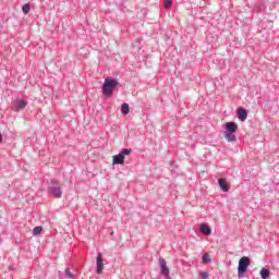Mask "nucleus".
<instances>
[{"mask_svg":"<svg viewBox=\"0 0 279 279\" xmlns=\"http://www.w3.org/2000/svg\"><path fill=\"white\" fill-rule=\"evenodd\" d=\"M119 86V82L112 77L105 78V83L102 85V94L105 97H112V93Z\"/></svg>","mask_w":279,"mask_h":279,"instance_id":"f257e3e1","label":"nucleus"},{"mask_svg":"<svg viewBox=\"0 0 279 279\" xmlns=\"http://www.w3.org/2000/svg\"><path fill=\"white\" fill-rule=\"evenodd\" d=\"M250 265H252V260L250 259V257L243 256L240 258L238 265L239 278H243V276H245V274L247 272V267H250Z\"/></svg>","mask_w":279,"mask_h":279,"instance_id":"f03ea898","label":"nucleus"},{"mask_svg":"<svg viewBox=\"0 0 279 279\" xmlns=\"http://www.w3.org/2000/svg\"><path fill=\"white\" fill-rule=\"evenodd\" d=\"M130 154H132V149H122L119 155L113 156L112 165H124L125 156H130Z\"/></svg>","mask_w":279,"mask_h":279,"instance_id":"7ed1b4c3","label":"nucleus"},{"mask_svg":"<svg viewBox=\"0 0 279 279\" xmlns=\"http://www.w3.org/2000/svg\"><path fill=\"white\" fill-rule=\"evenodd\" d=\"M158 263H159V267L161 269V276L169 278V274H171V271L169 270V267L167 266V260L165 258L160 257Z\"/></svg>","mask_w":279,"mask_h":279,"instance_id":"20e7f679","label":"nucleus"},{"mask_svg":"<svg viewBox=\"0 0 279 279\" xmlns=\"http://www.w3.org/2000/svg\"><path fill=\"white\" fill-rule=\"evenodd\" d=\"M96 266V274H104V258L101 257V253L98 254Z\"/></svg>","mask_w":279,"mask_h":279,"instance_id":"39448f33","label":"nucleus"},{"mask_svg":"<svg viewBox=\"0 0 279 279\" xmlns=\"http://www.w3.org/2000/svg\"><path fill=\"white\" fill-rule=\"evenodd\" d=\"M27 106V102L24 100H15L13 105V110L15 112H19V110H25V107Z\"/></svg>","mask_w":279,"mask_h":279,"instance_id":"423d86ee","label":"nucleus"},{"mask_svg":"<svg viewBox=\"0 0 279 279\" xmlns=\"http://www.w3.org/2000/svg\"><path fill=\"white\" fill-rule=\"evenodd\" d=\"M225 128H226L227 132H229L231 134H235V132L239 130V125L234 122H227L225 124Z\"/></svg>","mask_w":279,"mask_h":279,"instance_id":"0eeeda50","label":"nucleus"},{"mask_svg":"<svg viewBox=\"0 0 279 279\" xmlns=\"http://www.w3.org/2000/svg\"><path fill=\"white\" fill-rule=\"evenodd\" d=\"M50 192L54 197H62V191L60 190V184L56 183L52 187H50Z\"/></svg>","mask_w":279,"mask_h":279,"instance_id":"6e6552de","label":"nucleus"},{"mask_svg":"<svg viewBox=\"0 0 279 279\" xmlns=\"http://www.w3.org/2000/svg\"><path fill=\"white\" fill-rule=\"evenodd\" d=\"M218 184L223 193H228L230 191V185H228V181L226 179H219Z\"/></svg>","mask_w":279,"mask_h":279,"instance_id":"1a4fd4ad","label":"nucleus"},{"mask_svg":"<svg viewBox=\"0 0 279 279\" xmlns=\"http://www.w3.org/2000/svg\"><path fill=\"white\" fill-rule=\"evenodd\" d=\"M238 117H239L240 121H245V119H247V111L243 108H239Z\"/></svg>","mask_w":279,"mask_h":279,"instance_id":"9d476101","label":"nucleus"},{"mask_svg":"<svg viewBox=\"0 0 279 279\" xmlns=\"http://www.w3.org/2000/svg\"><path fill=\"white\" fill-rule=\"evenodd\" d=\"M201 232L203 234H206V236H209V234H213V230H210V227H208V225H201Z\"/></svg>","mask_w":279,"mask_h":279,"instance_id":"9b49d317","label":"nucleus"},{"mask_svg":"<svg viewBox=\"0 0 279 279\" xmlns=\"http://www.w3.org/2000/svg\"><path fill=\"white\" fill-rule=\"evenodd\" d=\"M223 135L228 143H234V133H229L226 131Z\"/></svg>","mask_w":279,"mask_h":279,"instance_id":"f8f14e48","label":"nucleus"},{"mask_svg":"<svg viewBox=\"0 0 279 279\" xmlns=\"http://www.w3.org/2000/svg\"><path fill=\"white\" fill-rule=\"evenodd\" d=\"M121 112L122 114H130V105L124 102L121 107Z\"/></svg>","mask_w":279,"mask_h":279,"instance_id":"ddd939ff","label":"nucleus"},{"mask_svg":"<svg viewBox=\"0 0 279 279\" xmlns=\"http://www.w3.org/2000/svg\"><path fill=\"white\" fill-rule=\"evenodd\" d=\"M259 274L263 279L269 278V269H267V268H263Z\"/></svg>","mask_w":279,"mask_h":279,"instance_id":"4468645a","label":"nucleus"},{"mask_svg":"<svg viewBox=\"0 0 279 279\" xmlns=\"http://www.w3.org/2000/svg\"><path fill=\"white\" fill-rule=\"evenodd\" d=\"M41 232H43V227H35V228L33 229V234H34V236L40 235Z\"/></svg>","mask_w":279,"mask_h":279,"instance_id":"2eb2a0df","label":"nucleus"},{"mask_svg":"<svg viewBox=\"0 0 279 279\" xmlns=\"http://www.w3.org/2000/svg\"><path fill=\"white\" fill-rule=\"evenodd\" d=\"M203 263H204V265H208V263H210V254L205 253L203 255Z\"/></svg>","mask_w":279,"mask_h":279,"instance_id":"dca6fc26","label":"nucleus"},{"mask_svg":"<svg viewBox=\"0 0 279 279\" xmlns=\"http://www.w3.org/2000/svg\"><path fill=\"white\" fill-rule=\"evenodd\" d=\"M173 5V0H163V7L169 9Z\"/></svg>","mask_w":279,"mask_h":279,"instance_id":"f3484780","label":"nucleus"},{"mask_svg":"<svg viewBox=\"0 0 279 279\" xmlns=\"http://www.w3.org/2000/svg\"><path fill=\"white\" fill-rule=\"evenodd\" d=\"M22 10H23L24 14H29V10H31L29 4H27V3L24 4L23 8H22Z\"/></svg>","mask_w":279,"mask_h":279,"instance_id":"a211bd4d","label":"nucleus"},{"mask_svg":"<svg viewBox=\"0 0 279 279\" xmlns=\"http://www.w3.org/2000/svg\"><path fill=\"white\" fill-rule=\"evenodd\" d=\"M199 276H201L202 279H208L209 278V275L206 271H201Z\"/></svg>","mask_w":279,"mask_h":279,"instance_id":"6ab92c4d","label":"nucleus"},{"mask_svg":"<svg viewBox=\"0 0 279 279\" xmlns=\"http://www.w3.org/2000/svg\"><path fill=\"white\" fill-rule=\"evenodd\" d=\"M64 272H65L66 278H73V274L71 272V270L69 268H66L64 270Z\"/></svg>","mask_w":279,"mask_h":279,"instance_id":"aec40b11","label":"nucleus"},{"mask_svg":"<svg viewBox=\"0 0 279 279\" xmlns=\"http://www.w3.org/2000/svg\"><path fill=\"white\" fill-rule=\"evenodd\" d=\"M3 142V136L0 134V143Z\"/></svg>","mask_w":279,"mask_h":279,"instance_id":"412c9836","label":"nucleus"}]
</instances>
